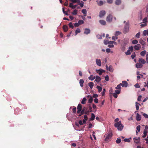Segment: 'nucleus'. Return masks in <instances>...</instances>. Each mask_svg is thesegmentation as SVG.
I'll list each match as a JSON object with an SVG mask.
<instances>
[{
  "label": "nucleus",
  "instance_id": "obj_1",
  "mask_svg": "<svg viewBox=\"0 0 148 148\" xmlns=\"http://www.w3.org/2000/svg\"><path fill=\"white\" fill-rule=\"evenodd\" d=\"M129 23H127L123 29V32L124 34L126 33L129 31Z\"/></svg>",
  "mask_w": 148,
  "mask_h": 148
},
{
  "label": "nucleus",
  "instance_id": "obj_2",
  "mask_svg": "<svg viewBox=\"0 0 148 148\" xmlns=\"http://www.w3.org/2000/svg\"><path fill=\"white\" fill-rule=\"evenodd\" d=\"M113 16L111 14H109L107 17L106 20L107 22L110 23L112 21Z\"/></svg>",
  "mask_w": 148,
  "mask_h": 148
},
{
  "label": "nucleus",
  "instance_id": "obj_3",
  "mask_svg": "<svg viewBox=\"0 0 148 148\" xmlns=\"http://www.w3.org/2000/svg\"><path fill=\"white\" fill-rule=\"evenodd\" d=\"M112 136V133H110L108 134L106 136L105 140L107 142H108L109 140L111 138Z\"/></svg>",
  "mask_w": 148,
  "mask_h": 148
},
{
  "label": "nucleus",
  "instance_id": "obj_4",
  "mask_svg": "<svg viewBox=\"0 0 148 148\" xmlns=\"http://www.w3.org/2000/svg\"><path fill=\"white\" fill-rule=\"evenodd\" d=\"M96 71L97 73H98L100 75H102L103 73L105 72V70L101 69L99 70H96Z\"/></svg>",
  "mask_w": 148,
  "mask_h": 148
},
{
  "label": "nucleus",
  "instance_id": "obj_5",
  "mask_svg": "<svg viewBox=\"0 0 148 148\" xmlns=\"http://www.w3.org/2000/svg\"><path fill=\"white\" fill-rule=\"evenodd\" d=\"M106 14V12L104 10L101 11L99 12V16L101 18L103 16Z\"/></svg>",
  "mask_w": 148,
  "mask_h": 148
},
{
  "label": "nucleus",
  "instance_id": "obj_6",
  "mask_svg": "<svg viewBox=\"0 0 148 148\" xmlns=\"http://www.w3.org/2000/svg\"><path fill=\"white\" fill-rule=\"evenodd\" d=\"M121 86L123 87H126L128 86V83L126 81H123L122 82Z\"/></svg>",
  "mask_w": 148,
  "mask_h": 148
},
{
  "label": "nucleus",
  "instance_id": "obj_7",
  "mask_svg": "<svg viewBox=\"0 0 148 148\" xmlns=\"http://www.w3.org/2000/svg\"><path fill=\"white\" fill-rule=\"evenodd\" d=\"M133 139L134 142L136 143H139L140 141V137L134 138H133Z\"/></svg>",
  "mask_w": 148,
  "mask_h": 148
},
{
  "label": "nucleus",
  "instance_id": "obj_8",
  "mask_svg": "<svg viewBox=\"0 0 148 148\" xmlns=\"http://www.w3.org/2000/svg\"><path fill=\"white\" fill-rule=\"evenodd\" d=\"M136 66L137 68H141L143 67V65L141 63L138 62L136 63Z\"/></svg>",
  "mask_w": 148,
  "mask_h": 148
},
{
  "label": "nucleus",
  "instance_id": "obj_9",
  "mask_svg": "<svg viewBox=\"0 0 148 148\" xmlns=\"http://www.w3.org/2000/svg\"><path fill=\"white\" fill-rule=\"evenodd\" d=\"M141 47V45L140 44H137L134 46V49L136 50H138Z\"/></svg>",
  "mask_w": 148,
  "mask_h": 148
},
{
  "label": "nucleus",
  "instance_id": "obj_10",
  "mask_svg": "<svg viewBox=\"0 0 148 148\" xmlns=\"http://www.w3.org/2000/svg\"><path fill=\"white\" fill-rule=\"evenodd\" d=\"M90 31L89 29L85 28L84 29V33L86 34H88L90 33Z\"/></svg>",
  "mask_w": 148,
  "mask_h": 148
},
{
  "label": "nucleus",
  "instance_id": "obj_11",
  "mask_svg": "<svg viewBox=\"0 0 148 148\" xmlns=\"http://www.w3.org/2000/svg\"><path fill=\"white\" fill-rule=\"evenodd\" d=\"M121 121L119 122L115 123L114 124V126L116 127H117V128L119 127V126L121 124Z\"/></svg>",
  "mask_w": 148,
  "mask_h": 148
},
{
  "label": "nucleus",
  "instance_id": "obj_12",
  "mask_svg": "<svg viewBox=\"0 0 148 148\" xmlns=\"http://www.w3.org/2000/svg\"><path fill=\"white\" fill-rule=\"evenodd\" d=\"M136 120L138 121H140L141 120V116L139 115L138 113H137L136 114Z\"/></svg>",
  "mask_w": 148,
  "mask_h": 148
},
{
  "label": "nucleus",
  "instance_id": "obj_13",
  "mask_svg": "<svg viewBox=\"0 0 148 148\" xmlns=\"http://www.w3.org/2000/svg\"><path fill=\"white\" fill-rule=\"evenodd\" d=\"M85 111V107L83 108L82 109V110L80 112V114H79L78 116L80 117L82 116V115H83L84 114Z\"/></svg>",
  "mask_w": 148,
  "mask_h": 148
},
{
  "label": "nucleus",
  "instance_id": "obj_14",
  "mask_svg": "<svg viewBox=\"0 0 148 148\" xmlns=\"http://www.w3.org/2000/svg\"><path fill=\"white\" fill-rule=\"evenodd\" d=\"M96 62L97 64L99 66H100L101 65V62L100 59H96Z\"/></svg>",
  "mask_w": 148,
  "mask_h": 148
},
{
  "label": "nucleus",
  "instance_id": "obj_15",
  "mask_svg": "<svg viewBox=\"0 0 148 148\" xmlns=\"http://www.w3.org/2000/svg\"><path fill=\"white\" fill-rule=\"evenodd\" d=\"M138 62L140 63H141L142 64H144L146 62L145 61L144 59L142 58H139L138 60Z\"/></svg>",
  "mask_w": 148,
  "mask_h": 148
},
{
  "label": "nucleus",
  "instance_id": "obj_16",
  "mask_svg": "<svg viewBox=\"0 0 148 148\" xmlns=\"http://www.w3.org/2000/svg\"><path fill=\"white\" fill-rule=\"evenodd\" d=\"M63 29L65 32H66L68 30V27L66 25L63 26Z\"/></svg>",
  "mask_w": 148,
  "mask_h": 148
},
{
  "label": "nucleus",
  "instance_id": "obj_17",
  "mask_svg": "<svg viewBox=\"0 0 148 148\" xmlns=\"http://www.w3.org/2000/svg\"><path fill=\"white\" fill-rule=\"evenodd\" d=\"M148 132V130H144L143 132L144 135L142 136L143 138H145L147 135V133Z\"/></svg>",
  "mask_w": 148,
  "mask_h": 148
},
{
  "label": "nucleus",
  "instance_id": "obj_18",
  "mask_svg": "<svg viewBox=\"0 0 148 148\" xmlns=\"http://www.w3.org/2000/svg\"><path fill=\"white\" fill-rule=\"evenodd\" d=\"M129 39L127 38H125L123 40V41L125 44H127L128 42Z\"/></svg>",
  "mask_w": 148,
  "mask_h": 148
},
{
  "label": "nucleus",
  "instance_id": "obj_19",
  "mask_svg": "<svg viewBox=\"0 0 148 148\" xmlns=\"http://www.w3.org/2000/svg\"><path fill=\"white\" fill-rule=\"evenodd\" d=\"M101 80V79L100 77L98 76H96L95 80L97 82H99Z\"/></svg>",
  "mask_w": 148,
  "mask_h": 148
},
{
  "label": "nucleus",
  "instance_id": "obj_20",
  "mask_svg": "<svg viewBox=\"0 0 148 148\" xmlns=\"http://www.w3.org/2000/svg\"><path fill=\"white\" fill-rule=\"evenodd\" d=\"M147 35L148 36V29L145 30L143 32V36H145Z\"/></svg>",
  "mask_w": 148,
  "mask_h": 148
},
{
  "label": "nucleus",
  "instance_id": "obj_21",
  "mask_svg": "<svg viewBox=\"0 0 148 148\" xmlns=\"http://www.w3.org/2000/svg\"><path fill=\"white\" fill-rule=\"evenodd\" d=\"M99 22L100 24L103 25H105L106 24V21L103 20H99Z\"/></svg>",
  "mask_w": 148,
  "mask_h": 148
},
{
  "label": "nucleus",
  "instance_id": "obj_22",
  "mask_svg": "<svg viewBox=\"0 0 148 148\" xmlns=\"http://www.w3.org/2000/svg\"><path fill=\"white\" fill-rule=\"evenodd\" d=\"M139 42L142 45H145V42L142 39H140L139 40Z\"/></svg>",
  "mask_w": 148,
  "mask_h": 148
},
{
  "label": "nucleus",
  "instance_id": "obj_23",
  "mask_svg": "<svg viewBox=\"0 0 148 148\" xmlns=\"http://www.w3.org/2000/svg\"><path fill=\"white\" fill-rule=\"evenodd\" d=\"M121 2V0H116L115 1V4L116 5H120Z\"/></svg>",
  "mask_w": 148,
  "mask_h": 148
},
{
  "label": "nucleus",
  "instance_id": "obj_24",
  "mask_svg": "<svg viewBox=\"0 0 148 148\" xmlns=\"http://www.w3.org/2000/svg\"><path fill=\"white\" fill-rule=\"evenodd\" d=\"M88 86L91 89H92L94 86V83L92 82H90L88 83Z\"/></svg>",
  "mask_w": 148,
  "mask_h": 148
},
{
  "label": "nucleus",
  "instance_id": "obj_25",
  "mask_svg": "<svg viewBox=\"0 0 148 148\" xmlns=\"http://www.w3.org/2000/svg\"><path fill=\"white\" fill-rule=\"evenodd\" d=\"M82 12L84 14V16H86L87 11L86 9H83L82 10Z\"/></svg>",
  "mask_w": 148,
  "mask_h": 148
},
{
  "label": "nucleus",
  "instance_id": "obj_26",
  "mask_svg": "<svg viewBox=\"0 0 148 148\" xmlns=\"http://www.w3.org/2000/svg\"><path fill=\"white\" fill-rule=\"evenodd\" d=\"M84 82V80L83 79H81L79 80V84L81 87H82L83 86V84Z\"/></svg>",
  "mask_w": 148,
  "mask_h": 148
},
{
  "label": "nucleus",
  "instance_id": "obj_27",
  "mask_svg": "<svg viewBox=\"0 0 148 148\" xmlns=\"http://www.w3.org/2000/svg\"><path fill=\"white\" fill-rule=\"evenodd\" d=\"M139 105L140 106V103H137V102H136V110H138L139 109Z\"/></svg>",
  "mask_w": 148,
  "mask_h": 148
},
{
  "label": "nucleus",
  "instance_id": "obj_28",
  "mask_svg": "<svg viewBox=\"0 0 148 148\" xmlns=\"http://www.w3.org/2000/svg\"><path fill=\"white\" fill-rule=\"evenodd\" d=\"M95 76H93L92 75H91L90 77H88V79L91 81L93 80L95 78Z\"/></svg>",
  "mask_w": 148,
  "mask_h": 148
},
{
  "label": "nucleus",
  "instance_id": "obj_29",
  "mask_svg": "<svg viewBox=\"0 0 148 148\" xmlns=\"http://www.w3.org/2000/svg\"><path fill=\"white\" fill-rule=\"evenodd\" d=\"M77 109L78 110H82V105L81 104L79 103L78 104L77 107Z\"/></svg>",
  "mask_w": 148,
  "mask_h": 148
},
{
  "label": "nucleus",
  "instance_id": "obj_30",
  "mask_svg": "<svg viewBox=\"0 0 148 148\" xmlns=\"http://www.w3.org/2000/svg\"><path fill=\"white\" fill-rule=\"evenodd\" d=\"M146 52V51L145 50H144L140 52V55L143 56H145Z\"/></svg>",
  "mask_w": 148,
  "mask_h": 148
},
{
  "label": "nucleus",
  "instance_id": "obj_31",
  "mask_svg": "<svg viewBox=\"0 0 148 148\" xmlns=\"http://www.w3.org/2000/svg\"><path fill=\"white\" fill-rule=\"evenodd\" d=\"M123 128V125L121 124V125L119 126V127L117 128L119 130L121 131L122 130Z\"/></svg>",
  "mask_w": 148,
  "mask_h": 148
},
{
  "label": "nucleus",
  "instance_id": "obj_32",
  "mask_svg": "<svg viewBox=\"0 0 148 148\" xmlns=\"http://www.w3.org/2000/svg\"><path fill=\"white\" fill-rule=\"evenodd\" d=\"M72 2L74 3H79L80 2V0H70Z\"/></svg>",
  "mask_w": 148,
  "mask_h": 148
},
{
  "label": "nucleus",
  "instance_id": "obj_33",
  "mask_svg": "<svg viewBox=\"0 0 148 148\" xmlns=\"http://www.w3.org/2000/svg\"><path fill=\"white\" fill-rule=\"evenodd\" d=\"M86 99L85 97H84L83 98L82 101H81V103L84 104L86 103Z\"/></svg>",
  "mask_w": 148,
  "mask_h": 148
},
{
  "label": "nucleus",
  "instance_id": "obj_34",
  "mask_svg": "<svg viewBox=\"0 0 148 148\" xmlns=\"http://www.w3.org/2000/svg\"><path fill=\"white\" fill-rule=\"evenodd\" d=\"M81 32V30L79 28H77V29L76 30L75 32V35H76L77 34Z\"/></svg>",
  "mask_w": 148,
  "mask_h": 148
},
{
  "label": "nucleus",
  "instance_id": "obj_35",
  "mask_svg": "<svg viewBox=\"0 0 148 148\" xmlns=\"http://www.w3.org/2000/svg\"><path fill=\"white\" fill-rule=\"evenodd\" d=\"M95 115L93 113L91 114V117L90 118V120L91 121H93L95 119Z\"/></svg>",
  "mask_w": 148,
  "mask_h": 148
},
{
  "label": "nucleus",
  "instance_id": "obj_36",
  "mask_svg": "<svg viewBox=\"0 0 148 148\" xmlns=\"http://www.w3.org/2000/svg\"><path fill=\"white\" fill-rule=\"evenodd\" d=\"M122 85V83H121L118 85L115 88L116 89H120L121 88V86Z\"/></svg>",
  "mask_w": 148,
  "mask_h": 148
},
{
  "label": "nucleus",
  "instance_id": "obj_37",
  "mask_svg": "<svg viewBox=\"0 0 148 148\" xmlns=\"http://www.w3.org/2000/svg\"><path fill=\"white\" fill-rule=\"evenodd\" d=\"M97 88L98 89L99 92H100L102 90V87L99 86H97Z\"/></svg>",
  "mask_w": 148,
  "mask_h": 148
},
{
  "label": "nucleus",
  "instance_id": "obj_38",
  "mask_svg": "<svg viewBox=\"0 0 148 148\" xmlns=\"http://www.w3.org/2000/svg\"><path fill=\"white\" fill-rule=\"evenodd\" d=\"M93 100V99L92 97V96H90L88 101V102L89 103H91L92 102Z\"/></svg>",
  "mask_w": 148,
  "mask_h": 148
},
{
  "label": "nucleus",
  "instance_id": "obj_39",
  "mask_svg": "<svg viewBox=\"0 0 148 148\" xmlns=\"http://www.w3.org/2000/svg\"><path fill=\"white\" fill-rule=\"evenodd\" d=\"M121 34V33L119 31H116L115 33V35L116 36H118Z\"/></svg>",
  "mask_w": 148,
  "mask_h": 148
},
{
  "label": "nucleus",
  "instance_id": "obj_40",
  "mask_svg": "<svg viewBox=\"0 0 148 148\" xmlns=\"http://www.w3.org/2000/svg\"><path fill=\"white\" fill-rule=\"evenodd\" d=\"M69 25L70 27L72 29L74 28V26L73 25V23L71 22H70L69 24Z\"/></svg>",
  "mask_w": 148,
  "mask_h": 148
},
{
  "label": "nucleus",
  "instance_id": "obj_41",
  "mask_svg": "<svg viewBox=\"0 0 148 148\" xmlns=\"http://www.w3.org/2000/svg\"><path fill=\"white\" fill-rule=\"evenodd\" d=\"M132 44H136L138 43V41L136 40H133L132 41Z\"/></svg>",
  "mask_w": 148,
  "mask_h": 148
},
{
  "label": "nucleus",
  "instance_id": "obj_42",
  "mask_svg": "<svg viewBox=\"0 0 148 148\" xmlns=\"http://www.w3.org/2000/svg\"><path fill=\"white\" fill-rule=\"evenodd\" d=\"M78 23L80 25L84 24V22L83 20H80L78 21Z\"/></svg>",
  "mask_w": 148,
  "mask_h": 148
},
{
  "label": "nucleus",
  "instance_id": "obj_43",
  "mask_svg": "<svg viewBox=\"0 0 148 148\" xmlns=\"http://www.w3.org/2000/svg\"><path fill=\"white\" fill-rule=\"evenodd\" d=\"M72 13L73 14L76 15L77 13V10L76 9L74 10Z\"/></svg>",
  "mask_w": 148,
  "mask_h": 148
},
{
  "label": "nucleus",
  "instance_id": "obj_44",
  "mask_svg": "<svg viewBox=\"0 0 148 148\" xmlns=\"http://www.w3.org/2000/svg\"><path fill=\"white\" fill-rule=\"evenodd\" d=\"M121 140L120 139L117 138L116 141V143L117 144L120 143L121 142Z\"/></svg>",
  "mask_w": 148,
  "mask_h": 148
},
{
  "label": "nucleus",
  "instance_id": "obj_45",
  "mask_svg": "<svg viewBox=\"0 0 148 148\" xmlns=\"http://www.w3.org/2000/svg\"><path fill=\"white\" fill-rule=\"evenodd\" d=\"M136 37L138 38H140V32H138L136 35Z\"/></svg>",
  "mask_w": 148,
  "mask_h": 148
},
{
  "label": "nucleus",
  "instance_id": "obj_46",
  "mask_svg": "<svg viewBox=\"0 0 148 148\" xmlns=\"http://www.w3.org/2000/svg\"><path fill=\"white\" fill-rule=\"evenodd\" d=\"M125 53L127 55H128L130 54L131 52L130 50L128 49L127 51L125 52Z\"/></svg>",
  "mask_w": 148,
  "mask_h": 148
},
{
  "label": "nucleus",
  "instance_id": "obj_47",
  "mask_svg": "<svg viewBox=\"0 0 148 148\" xmlns=\"http://www.w3.org/2000/svg\"><path fill=\"white\" fill-rule=\"evenodd\" d=\"M103 2L102 1H100L98 3L99 6H101L103 4Z\"/></svg>",
  "mask_w": 148,
  "mask_h": 148
},
{
  "label": "nucleus",
  "instance_id": "obj_48",
  "mask_svg": "<svg viewBox=\"0 0 148 148\" xmlns=\"http://www.w3.org/2000/svg\"><path fill=\"white\" fill-rule=\"evenodd\" d=\"M147 17H145L143 20V22L145 23H146L147 22Z\"/></svg>",
  "mask_w": 148,
  "mask_h": 148
},
{
  "label": "nucleus",
  "instance_id": "obj_49",
  "mask_svg": "<svg viewBox=\"0 0 148 148\" xmlns=\"http://www.w3.org/2000/svg\"><path fill=\"white\" fill-rule=\"evenodd\" d=\"M140 125H138L136 127V129L139 132L140 131Z\"/></svg>",
  "mask_w": 148,
  "mask_h": 148
},
{
  "label": "nucleus",
  "instance_id": "obj_50",
  "mask_svg": "<svg viewBox=\"0 0 148 148\" xmlns=\"http://www.w3.org/2000/svg\"><path fill=\"white\" fill-rule=\"evenodd\" d=\"M110 71H113L111 66H109L108 69Z\"/></svg>",
  "mask_w": 148,
  "mask_h": 148
},
{
  "label": "nucleus",
  "instance_id": "obj_51",
  "mask_svg": "<svg viewBox=\"0 0 148 148\" xmlns=\"http://www.w3.org/2000/svg\"><path fill=\"white\" fill-rule=\"evenodd\" d=\"M84 2L81 1V3H79V5L81 7H82L84 6Z\"/></svg>",
  "mask_w": 148,
  "mask_h": 148
},
{
  "label": "nucleus",
  "instance_id": "obj_52",
  "mask_svg": "<svg viewBox=\"0 0 148 148\" xmlns=\"http://www.w3.org/2000/svg\"><path fill=\"white\" fill-rule=\"evenodd\" d=\"M76 107H74L72 109L73 112L74 113H75L76 112Z\"/></svg>",
  "mask_w": 148,
  "mask_h": 148
},
{
  "label": "nucleus",
  "instance_id": "obj_53",
  "mask_svg": "<svg viewBox=\"0 0 148 148\" xmlns=\"http://www.w3.org/2000/svg\"><path fill=\"white\" fill-rule=\"evenodd\" d=\"M143 115L146 118H148V115L146 113H143Z\"/></svg>",
  "mask_w": 148,
  "mask_h": 148
},
{
  "label": "nucleus",
  "instance_id": "obj_54",
  "mask_svg": "<svg viewBox=\"0 0 148 148\" xmlns=\"http://www.w3.org/2000/svg\"><path fill=\"white\" fill-rule=\"evenodd\" d=\"M105 79L107 81H108L109 80V77L108 75H106L105 77Z\"/></svg>",
  "mask_w": 148,
  "mask_h": 148
},
{
  "label": "nucleus",
  "instance_id": "obj_55",
  "mask_svg": "<svg viewBox=\"0 0 148 148\" xmlns=\"http://www.w3.org/2000/svg\"><path fill=\"white\" fill-rule=\"evenodd\" d=\"M129 50H130V51H132L133 50V48L132 46H131L129 47Z\"/></svg>",
  "mask_w": 148,
  "mask_h": 148
},
{
  "label": "nucleus",
  "instance_id": "obj_56",
  "mask_svg": "<svg viewBox=\"0 0 148 148\" xmlns=\"http://www.w3.org/2000/svg\"><path fill=\"white\" fill-rule=\"evenodd\" d=\"M113 97L115 98H117L118 97L117 94L115 93H113Z\"/></svg>",
  "mask_w": 148,
  "mask_h": 148
},
{
  "label": "nucleus",
  "instance_id": "obj_57",
  "mask_svg": "<svg viewBox=\"0 0 148 148\" xmlns=\"http://www.w3.org/2000/svg\"><path fill=\"white\" fill-rule=\"evenodd\" d=\"M115 93L117 94H119L120 92V90H115Z\"/></svg>",
  "mask_w": 148,
  "mask_h": 148
},
{
  "label": "nucleus",
  "instance_id": "obj_58",
  "mask_svg": "<svg viewBox=\"0 0 148 148\" xmlns=\"http://www.w3.org/2000/svg\"><path fill=\"white\" fill-rule=\"evenodd\" d=\"M141 95H139V96H138L137 99L138 101H141Z\"/></svg>",
  "mask_w": 148,
  "mask_h": 148
},
{
  "label": "nucleus",
  "instance_id": "obj_59",
  "mask_svg": "<svg viewBox=\"0 0 148 148\" xmlns=\"http://www.w3.org/2000/svg\"><path fill=\"white\" fill-rule=\"evenodd\" d=\"M106 89L105 88L103 89V91L101 92V94L102 96H103L105 93Z\"/></svg>",
  "mask_w": 148,
  "mask_h": 148
},
{
  "label": "nucleus",
  "instance_id": "obj_60",
  "mask_svg": "<svg viewBox=\"0 0 148 148\" xmlns=\"http://www.w3.org/2000/svg\"><path fill=\"white\" fill-rule=\"evenodd\" d=\"M107 2L110 4H111L113 2V0H107Z\"/></svg>",
  "mask_w": 148,
  "mask_h": 148
},
{
  "label": "nucleus",
  "instance_id": "obj_61",
  "mask_svg": "<svg viewBox=\"0 0 148 148\" xmlns=\"http://www.w3.org/2000/svg\"><path fill=\"white\" fill-rule=\"evenodd\" d=\"M79 25V23H75L74 24V26L75 27H78Z\"/></svg>",
  "mask_w": 148,
  "mask_h": 148
},
{
  "label": "nucleus",
  "instance_id": "obj_62",
  "mask_svg": "<svg viewBox=\"0 0 148 148\" xmlns=\"http://www.w3.org/2000/svg\"><path fill=\"white\" fill-rule=\"evenodd\" d=\"M134 86L136 88H139L140 87V86L139 85V84L138 83H137L136 84L134 85Z\"/></svg>",
  "mask_w": 148,
  "mask_h": 148
},
{
  "label": "nucleus",
  "instance_id": "obj_63",
  "mask_svg": "<svg viewBox=\"0 0 148 148\" xmlns=\"http://www.w3.org/2000/svg\"><path fill=\"white\" fill-rule=\"evenodd\" d=\"M94 102L96 103H97L98 102V99L97 98H95L94 99Z\"/></svg>",
  "mask_w": 148,
  "mask_h": 148
},
{
  "label": "nucleus",
  "instance_id": "obj_64",
  "mask_svg": "<svg viewBox=\"0 0 148 148\" xmlns=\"http://www.w3.org/2000/svg\"><path fill=\"white\" fill-rule=\"evenodd\" d=\"M144 139L146 141V143L147 144L148 143V135L147 136V138H145Z\"/></svg>",
  "mask_w": 148,
  "mask_h": 148
}]
</instances>
